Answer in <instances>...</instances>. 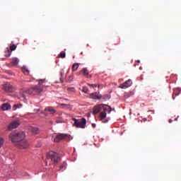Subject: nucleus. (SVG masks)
<instances>
[{
	"instance_id": "nucleus-1",
	"label": "nucleus",
	"mask_w": 181,
	"mask_h": 181,
	"mask_svg": "<svg viewBox=\"0 0 181 181\" xmlns=\"http://www.w3.org/2000/svg\"><path fill=\"white\" fill-rule=\"evenodd\" d=\"M8 139L18 149L23 148V132L15 130L11 132L8 135Z\"/></svg>"
},
{
	"instance_id": "nucleus-2",
	"label": "nucleus",
	"mask_w": 181,
	"mask_h": 181,
	"mask_svg": "<svg viewBox=\"0 0 181 181\" xmlns=\"http://www.w3.org/2000/svg\"><path fill=\"white\" fill-rule=\"evenodd\" d=\"M37 81L38 82V85L35 86V87L29 88L28 90H25V92L28 93L30 95H38V94L42 92L44 88L47 87V80L45 78L38 79L37 80Z\"/></svg>"
},
{
	"instance_id": "nucleus-3",
	"label": "nucleus",
	"mask_w": 181,
	"mask_h": 181,
	"mask_svg": "<svg viewBox=\"0 0 181 181\" xmlns=\"http://www.w3.org/2000/svg\"><path fill=\"white\" fill-rule=\"evenodd\" d=\"M61 160L60 155L56 152L50 151L47 155L46 164L50 161L53 162L55 165L57 164Z\"/></svg>"
},
{
	"instance_id": "nucleus-4",
	"label": "nucleus",
	"mask_w": 181,
	"mask_h": 181,
	"mask_svg": "<svg viewBox=\"0 0 181 181\" xmlns=\"http://www.w3.org/2000/svg\"><path fill=\"white\" fill-rule=\"evenodd\" d=\"M72 120L74 121L73 126L78 128V129H85L86 124H87V120L86 118H80V119H76V118H72Z\"/></svg>"
},
{
	"instance_id": "nucleus-5",
	"label": "nucleus",
	"mask_w": 181,
	"mask_h": 181,
	"mask_svg": "<svg viewBox=\"0 0 181 181\" xmlns=\"http://www.w3.org/2000/svg\"><path fill=\"white\" fill-rule=\"evenodd\" d=\"M102 110L103 111H109V113L111 112L112 109L110 106L106 105H96L93 107V115H97Z\"/></svg>"
},
{
	"instance_id": "nucleus-6",
	"label": "nucleus",
	"mask_w": 181,
	"mask_h": 181,
	"mask_svg": "<svg viewBox=\"0 0 181 181\" xmlns=\"http://www.w3.org/2000/svg\"><path fill=\"white\" fill-rule=\"evenodd\" d=\"M52 138L55 143H59L62 140H69L70 138L69 134H64L63 133H54Z\"/></svg>"
},
{
	"instance_id": "nucleus-7",
	"label": "nucleus",
	"mask_w": 181,
	"mask_h": 181,
	"mask_svg": "<svg viewBox=\"0 0 181 181\" xmlns=\"http://www.w3.org/2000/svg\"><path fill=\"white\" fill-rule=\"evenodd\" d=\"M21 125V121L16 120L11 122L8 126V130L11 131V129H15V128H18Z\"/></svg>"
},
{
	"instance_id": "nucleus-8",
	"label": "nucleus",
	"mask_w": 181,
	"mask_h": 181,
	"mask_svg": "<svg viewBox=\"0 0 181 181\" xmlns=\"http://www.w3.org/2000/svg\"><path fill=\"white\" fill-rule=\"evenodd\" d=\"M90 95L93 100H101V98L105 100V98H109L107 95L102 96L101 94H99V93H91Z\"/></svg>"
},
{
	"instance_id": "nucleus-9",
	"label": "nucleus",
	"mask_w": 181,
	"mask_h": 181,
	"mask_svg": "<svg viewBox=\"0 0 181 181\" xmlns=\"http://www.w3.org/2000/svg\"><path fill=\"white\" fill-rule=\"evenodd\" d=\"M107 112L109 113V110H101V112L99 115V119L102 121L103 123L107 122V120H105L107 117Z\"/></svg>"
},
{
	"instance_id": "nucleus-10",
	"label": "nucleus",
	"mask_w": 181,
	"mask_h": 181,
	"mask_svg": "<svg viewBox=\"0 0 181 181\" xmlns=\"http://www.w3.org/2000/svg\"><path fill=\"white\" fill-rule=\"evenodd\" d=\"M26 129L34 135L38 134L40 132L38 127L28 126Z\"/></svg>"
},
{
	"instance_id": "nucleus-11",
	"label": "nucleus",
	"mask_w": 181,
	"mask_h": 181,
	"mask_svg": "<svg viewBox=\"0 0 181 181\" xmlns=\"http://www.w3.org/2000/svg\"><path fill=\"white\" fill-rule=\"evenodd\" d=\"M4 88L5 91H7V93H12L15 91V88L11 85L10 83H6L4 86Z\"/></svg>"
},
{
	"instance_id": "nucleus-12",
	"label": "nucleus",
	"mask_w": 181,
	"mask_h": 181,
	"mask_svg": "<svg viewBox=\"0 0 181 181\" xmlns=\"http://www.w3.org/2000/svg\"><path fill=\"white\" fill-rule=\"evenodd\" d=\"M79 75H83L88 78H92V76L89 75L88 70L86 68H83L81 71H79Z\"/></svg>"
},
{
	"instance_id": "nucleus-13",
	"label": "nucleus",
	"mask_w": 181,
	"mask_h": 181,
	"mask_svg": "<svg viewBox=\"0 0 181 181\" xmlns=\"http://www.w3.org/2000/svg\"><path fill=\"white\" fill-rule=\"evenodd\" d=\"M132 85V80L129 79V80L127 81L125 83L121 84L119 86V88H121L122 89H125V88L130 87Z\"/></svg>"
},
{
	"instance_id": "nucleus-14",
	"label": "nucleus",
	"mask_w": 181,
	"mask_h": 181,
	"mask_svg": "<svg viewBox=\"0 0 181 181\" xmlns=\"http://www.w3.org/2000/svg\"><path fill=\"white\" fill-rule=\"evenodd\" d=\"M12 108V106L9 103H4L1 105V110L3 111H8V110H11Z\"/></svg>"
},
{
	"instance_id": "nucleus-15",
	"label": "nucleus",
	"mask_w": 181,
	"mask_h": 181,
	"mask_svg": "<svg viewBox=\"0 0 181 181\" xmlns=\"http://www.w3.org/2000/svg\"><path fill=\"white\" fill-rule=\"evenodd\" d=\"M59 76H61L59 79L63 82L64 79L66 78V75H65V71L64 69H61V71H59Z\"/></svg>"
},
{
	"instance_id": "nucleus-16",
	"label": "nucleus",
	"mask_w": 181,
	"mask_h": 181,
	"mask_svg": "<svg viewBox=\"0 0 181 181\" xmlns=\"http://www.w3.org/2000/svg\"><path fill=\"white\" fill-rule=\"evenodd\" d=\"M45 111L46 112H50L51 114H55L57 112V110H54L52 107H47L45 108Z\"/></svg>"
},
{
	"instance_id": "nucleus-17",
	"label": "nucleus",
	"mask_w": 181,
	"mask_h": 181,
	"mask_svg": "<svg viewBox=\"0 0 181 181\" xmlns=\"http://www.w3.org/2000/svg\"><path fill=\"white\" fill-rule=\"evenodd\" d=\"M180 93V88H175L174 90L173 94V99L175 100V98L177 97V95H179Z\"/></svg>"
},
{
	"instance_id": "nucleus-18",
	"label": "nucleus",
	"mask_w": 181,
	"mask_h": 181,
	"mask_svg": "<svg viewBox=\"0 0 181 181\" xmlns=\"http://www.w3.org/2000/svg\"><path fill=\"white\" fill-rule=\"evenodd\" d=\"M79 66H80V64H76V63L73 64L72 67H71V71L74 72V71H77L78 69L79 68Z\"/></svg>"
},
{
	"instance_id": "nucleus-19",
	"label": "nucleus",
	"mask_w": 181,
	"mask_h": 181,
	"mask_svg": "<svg viewBox=\"0 0 181 181\" xmlns=\"http://www.w3.org/2000/svg\"><path fill=\"white\" fill-rule=\"evenodd\" d=\"M11 63L12 64H14V66H16L18 63H19V59L18 58H13Z\"/></svg>"
},
{
	"instance_id": "nucleus-20",
	"label": "nucleus",
	"mask_w": 181,
	"mask_h": 181,
	"mask_svg": "<svg viewBox=\"0 0 181 181\" xmlns=\"http://www.w3.org/2000/svg\"><path fill=\"white\" fill-rule=\"evenodd\" d=\"M23 105L22 104H16L13 107V110L16 111V110H18V108H22Z\"/></svg>"
},
{
	"instance_id": "nucleus-21",
	"label": "nucleus",
	"mask_w": 181,
	"mask_h": 181,
	"mask_svg": "<svg viewBox=\"0 0 181 181\" xmlns=\"http://www.w3.org/2000/svg\"><path fill=\"white\" fill-rule=\"evenodd\" d=\"M12 54V51L7 48V50L5 52V57H9Z\"/></svg>"
},
{
	"instance_id": "nucleus-22",
	"label": "nucleus",
	"mask_w": 181,
	"mask_h": 181,
	"mask_svg": "<svg viewBox=\"0 0 181 181\" xmlns=\"http://www.w3.org/2000/svg\"><path fill=\"white\" fill-rule=\"evenodd\" d=\"M58 57L64 59L66 57V53L64 52H61V53L58 54Z\"/></svg>"
},
{
	"instance_id": "nucleus-23",
	"label": "nucleus",
	"mask_w": 181,
	"mask_h": 181,
	"mask_svg": "<svg viewBox=\"0 0 181 181\" xmlns=\"http://www.w3.org/2000/svg\"><path fill=\"white\" fill-rule=\"evenodd\" d=\"M29 147V144L28 142V141H23V148H28Z\"/></svg>"
},
{
	"instance_id": "nucleus-24",
	"label": "nucleus",
	"mask_w": 181,
	"mask_h": 181,
	"mask_svg": "<svg viewBox=\"0 0 181 181\" xmlns=\"http://www.w3.org/2000/svg\"><path fill=\"white\" fill-rule=\"evenodd\" d=\"M23 74L25 75H28L29 74V70L28 69V68L26 67H23Z\"/></svg>"
},
{
	"instance_id": "nucleus-25",
	"label": "nucleus",
	"mask_w": 181,
	"mask_h": 181,
	"mask_svg": "<svg viewBox=\"0 0 181 181\" xmlns=\"http://www.w3.org/2000/svg\"><path fill=\"white\" fill-rule=\"evenodd\" d=\"M10 50H11V52H13V50H16V46L15 45H11L10 46Z\"/></svg>"
},
{
	"instance_id": "nucleus-26",
	"label": "nucleus",
	"mask_w": 181,
	"mask_h": 181,
	"mask_svg": "<svg viewBox=\"0 0 181 181\" xmlns=\"http://www.w3.org/2000/svg\"><path fill=\"white\" fill-rule=\"evenodd\" d=\"M4 142H5V140H4V138L0 137V148L2 147V145H4Z\"/></svg>"
},
{
	"instance_id": "nucleus-27",
	"label": "nucleus",
	"mask_w": 181,
	"mask_h": 181,
	"mask_svg": "<svg viewBox=\"0 0 181 181\" xmlns=\"http://www.w3.org/2000/svg\"><path fill=\"white\" fill-rule=\"evenodd\" d=\"M82 90H83V92L87 93L88 91V88L87 87H83Z\"/></svg>"
},
{
	"instance_id": "nucleus-28",
	"label": "nucleus",
	"mask_w": 181,
	"mask_h": 181,
	"mask_svg": "<svg viewBox=\"0 0 181 181\" xmlns=\"http://www.w3.org/2000/svg\"><path fill=\"white\" fill-rule=\"evenodd\" d=\"M88 85L92 86L93 88H95V87H98V84H90V83H88Z\"/></svg>"
},
{
	"instance_id": "nucleus-29",
	"label": "nucleus",
	"mask_w": 181,
	"mask_h": 181,
	"mask_svg": "<svg viewBox=\"0 0 181 181\" xmlns=\"http://www.w3.org/2000/svg\"><path fill=\"white\" fill-rule=\"evenodd\" d=\"M62 122V120L61 119H57L56 123L57 124H61Z\"/></svg>"
},
{
	"instance_id": "nucleus-30",
	"label": "nucleus",
	"mask_w": 181,
	"mask_h": 181,
	"mask_svg": "<svg viewBox=\"0 0 181 181\" xmlns=\"http://www.w3.org/2000/svg\"><path fill=\"white\" fill-rule=\"evenodd\" d=\"M74 79L73 76H69L68 81H71Z\"/></svg>"
},
{
	"instance_id": "nucleus-31",
	"label": "nucleus",
	"mask_w": 181,
	"mask_h": 181,
	"mask_svg": "<svg viewBox=\"0 0 181 181\" xmlns=\"http://www.w3.org/2000/svg\"><path fill=\"white\" fill-rule=\"evenodd\" d=\"M68 90H70V91H74V88H67Z\"/></svg>"
},
{
	"instance_id": "nucleus-32",
	"label": "nucleus",
	"mask_w": 181,
	"mask_h": 181,
	"mask_svg": "<svg viewBox=\"0 0 181 181\" xmlns=\"http://www.w3.org/2000/svg\"><path fill=\"white\" fill-rule=\"evenodd\" d=\"M92 127L95 128V123L92 124Z\"/></svg>"
},
{
	"instance_id": "nucleus-33",
	"label": "nucleus",
	"mask_w": 181,
	"mask_h": 181,
	"mask_svg": "<svg viewBox=\"0 0 181 181\" xmlns=\"http://www.w3.org/2000/svg\"><path fill=\"white\" fill-rule=\"evenodd\" d=\"M64 165H61V166L59 167V169L62 170V169L64 168Z\"/></svg>"
},
{
	"instance_id": "nucleus-34",
	"label": "nucleus",
	"mask_w": 181,
	"mask_h": 181,
	"mask_svg": "<svg viewBox=\"0 0 181 181\" xmlns=\"http://www.w3.org/2000/svg\"><path fill=\"white\" fill-rule=\"evenodd\" d=\"M62 106H66V104H62Z\"/></svg>"
},
{
	"instance_id": "nucleus-35",
	"label": "nucleus",
	"mask_w": 181,
	"mask_h": 181,
	"mask_svg": "<svg viewBox=\"0 0 181 181\" xmlns=\"http://www.w3.org/2000/svg\"><path fill=\"white\" fill-rule=\"evenodd\" d=\"M98 87L100 88V87H101V86L98 85Z\"/></svg>"
},
{
	"instance_id": "nucleus-36",
	"label": "nucleus",
	"mask_w": 181,
	"mask_h": 181,
	"mask_svg": "<svg viewBox=\"0 0 181 181\" xmlns=\"http://www.w3.org/2000/svg\"><path fill=\"white\" fill-rule=\"evenodd\" d=\"M22 71H23V68H21Z\"/></svg>"
},
{
	"instance_id": "nucleus-37",
	"label": "nucleus",
	"mask_w": 181,
	"mask_h": 181,
	"mask_svg": "<svg viewBox=\"0 0 181 181\" xmlns=\"http://www.w3.org/2000/svg\"><path fill=\"white\" fill-rule=\"evenodd\" d=\"M83 54V52H81V54Z\"/></svg>"
},
{
	"instance_id": "nucleus-38",
	"label": "nucleus",
	"mask_w": 181,
	"mask_h": 181,
	"mask_svg": "<svg viewBox=\"0 0 181 181\" xmlns=\"http://www.w3.org/2000/svg\"><path fill=\"white\" fill-rule=\"evenodd\" d=\"M137 62H138V63H140V61H139V60H138V61H137Z\"/></svg>"
}]
</instances>
